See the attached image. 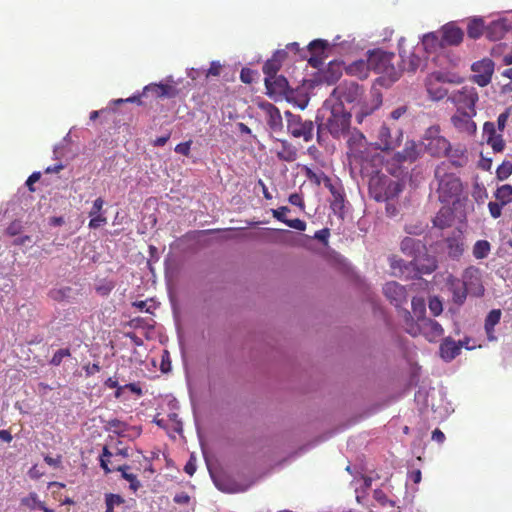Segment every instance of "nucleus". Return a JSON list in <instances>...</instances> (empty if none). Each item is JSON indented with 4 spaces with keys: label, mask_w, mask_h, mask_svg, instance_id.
<instances>
[{
    "label": "nucleus",
    "mask_w": 512,
    "mask_h": 512,
    "mask_svg": "<svg viewBox=\"0 0 512 512\" xmlns=\"http://www.w3.org/2000/svg\"><path fill=\"white\" fill-rule=\"evenodd\" d=\"M463 36V31L459 27L453 24L444 25L442 28L441 45H444V47L458 45L462 42Z\"/></svg>",
    "instance_id": "aec40b11"
},
{
    "label": "nucleus",
    "mask_w": 512,
    "mask_h": 512,
    "mask_svg": "<svg viewBox=\"0 0 512 512\" xmlns=\"http://www.w3.org/2000/svg\"><path fill=\"white\" fill-rule=\"evenodd\" d=\"M121 456L123 458L129 457L128 449L121 448L117 449L115 453L111 452L107 446H104L102 449V453L99 456L100 467L104 470L105 474H109L114 471L113 468L109 467V463H111V458H117Z\"/></svg>",
    "instance_id": "412c9836"
},
{
    "label": "nucleus",
    "mask_w": 512,
    "mask_h": 512,
    "mask_svg": "<svg viewBox=\"0 0 512 512\" xmlns=\"http://www.w3.org/2000/svg\"><path fill=\"white\" fill-rule=\"evenodd\" d=\"M426 151L433 157H444L450 151V142L441 135L438 125L430 126L423 136Z\"/></svg>",
    "instance_id": "0eeeda50"
},
{
    "label": "nucleus",
    "mask_w": 512,
    "mask_h": 512,
    "mask_svg": "<svg viewBox=\"0 0 512 512\" xmlns=\"http://www.w3.org/2000/svg\"><path fill=\"white\" fill-rule=\"evenodd\" d=\"M363 94L362 88L355 82H343L334 88L332 95L339 101L337 104L354 103Z\"/></svg>",
    "instance_id": "9b49d317"
},
{
    "label": "nucleus",
    "mask_w": 512,
    "mask_h": 512,
    "mask_svg": "<svg viewBox=\"0 0 512 512\" xmlns=\"http://www.w3.org/2000/svg\"><path fill=\"white\" fill-rule=\"evenodd\" d=\"M504 205H502L500 202L498 201H495V202H489L488 203V209H489V212H490V215L494 218V219H497L499 218L501 215H502V208H503Z\"/></svg>",
    "instance_id": "603ef678"
},
{
    "label": "nucleus",
    "mask_w": 512,
    "mask_h": 512,
    "mask_svg": "<svg viewBox=\"0 0 512 512\" xmlns=\"http://www.w3.org/2000/svg\"><path fill=\"white\" fill-rule=\"evenodd\" d=\"M347 139L348 154L355 159H363L368 152V141L362 132L357 129L349 131Z\"/></svg>",
    "instance_id": "f8f14e48"
},
{
    "label": "nucleus",
    "mask_w": 512,
    "mask_h": 512,
    "mask_svg": "<svg viewBox=\"0 0 512 512\" xmlns=\"http://www.w3.org/2000/svg\"><path fill=\"white\" fill-rule=\"evenodd\" d=\"M329 235H330L329 229L324 228V229L316 231L314 238L323 243H327Z\"/></svg>",
    "instance_id": "774afa93"
},
{
    "label": "nucleus",
    "mask_w": 512,
    "mask_h": 512,
    "mask_svg": "<svg viewBox=\"0 0 512 512\" xmlns=\"http://www.w3.org/2000/svg\"><path fill=\"white\" fill-rule=\"evenodd\" d=\"M412 308H413V312L419 316H424L423 314L425 313V304L423 302V300H420V299H413L412 300Z\"/></svg>",
    "instance_id": "bf43d9fd"
},
{
    "label": "nucleus",
    "mask_w": 512,
    "mask_h": 512,
    "mask_svg": "<svg viewBox=\"0 0 512 512\" xmlns=\"http://www.w3.org/2000/svg\"><path fill=\"white\" fill-rule=\"evenodd\" d=\"M285 49L288 51V53L292 52L295 55H299V58L302 60L307 58L306 50L300 49L299 44L297 42L287 44Z\"/></svg>",
    "instance_id": "3c124183"
},
{
    "label": "nucleus",
    "mask_w": 512,
    "mask_h": 512,
    "mask_svg": "<svg viewBox=\"0 0 512 512\" xmlns=\"http://www.w3.org/2000/svg\"><path fill=\"white\" fill-rule=\"evenodd\" d=\"M103 205H104V200L101 197L97 198L93 203L92 209L89 211V216L102 214L101 210L103 208Z\"/></svg>",
    "instance_id": "e2e57ef3"
},
{
    "label": "nucleus",
    "mask_w": 512,
    "mask_h": 512,
    "mask_svg": "<svg viewBox=\"0 0 512 512\" xmlns=\"http://www.w3.org/2000/svg\"><path fill=\"white\" fill-rule=\"evenodd\" d=\"M494 196L498 202H500L502 205H507L512 201V185L510 184H504L502 186H499Z\"/></svg>",
    "instance_id": "72a5a7b5"
},
{
    "label": "nucleus",
    "mask_w": 512,
    "mask_h": 512,
    "mask_svg": "<svg viewBox=\"0 0 512 512\" xmlns=\"http://www.w3.org/2000/svg\"><path fill=\"white\" fill-rule=\"evenodd\" d=\"M498 134L496 133V126L493 122L487 121L483 125V137L487 140L488 137H495Z\"/></svg>",
    "instance_id": "5fc2aeb1"
},
{
    "label": "nucleus",
    "mask_w": 512,
    "mask_h": 512,
    "mask_svg": "<svg viewBox=\"0 0 512 512\" xmlns=\"http://www.w3.org/2000/svg\"><path fill=\"white\" fill-rule=\"evenodd\" d=\"M71 356V352H70V349L69 348H62V349H59L58 351H56L54 353V355L52 356L51 360H50V364L52 366H59L63 359L65 357H70Z\"/></svg>",
    "instance_id": "de8ad7c7"
},
{
    "label": "nucleus",
    "mask_w": 512,
    "mask_h": 512,
    "mask_svg": "<svg viewBox=\"0 0 512 512\" xmlns=\"http://www.w3.org/2000/svg\"><path fill=\"white\" fill-rule=\"evenodd\" d=\"M280 61L275 59L273 56L271 59H268L263 65V73L265 77H271L277 75V72L281 68Z\"/></svg>",
    "instance_id": "ea45409f"
},
{
    "label": "nucleus",
    "mask_w": 512,
    "mask_h": 512,
    "mask_svg": "<svg viewBox=\"0 0 512 512\" xmlns=\"http://www.w3.org/2000/svg\"><path fill=\"white\" fill-rule=\"evenodd\" d=\"M327 188L333 196L331 207L334 211H341L344 208V194L342 191L337 189L332 183H329Z\"/></svg>",
    "instance_id": "f704fd0d"
},
{
    "label": "nucleus",
    "mask_w": 512,
    "mask_h": 512,
    "mask_svg": "<svg viewBox=\"0 0 512 512\" xmlns=\"http://www.w3.org/2000/svg\"><path fill=\"white\" fill-rule=\"evenodd\" d=\"M280 148L277 150V157L285 162H293L297 159V148L287 140H279Z\"/></svg>",
    "instance_id": "bb28decb"
},
{
    "label": "nucleus",
    "mask_w": 512,
    "mask_h": 512,
    "mask_svg": "<svg viewBox=\"0 0 512 512\" xmlns=\"http://www.w3.org/2000/svg\"><path fill=\"white\" fill-rule=\"evenodd\" d=\"M502 312L500 309L491 310L485 318L484 329L489 341H495V326L500 322Z\"/></svg>",
    "instance_id": "a878e982"
},
{
    "label": "nucleus",
    "mask_w": 512,
    "mask_h": 512,
    "mask_svg": "<svg viewBox=\"0 0 512 512\" xmlns=\"http://www.w3.org/2000/svg\"><path fill=\"white\" fill-rule=\"evenodd\" d=\"M151 92L156 98H175L179 94V90L171 84L150 83L143 89L142 95Z\"/></svg>",
    "instance_id": "a211bd4d"
},
{
    "label": "nucleus",
    "mask_w": 512,
    "mask_h": 512,
    "mask_svg": "<svg viewBox=\"0 0 512 512\" xmlns=\"http://www.w3.org/2000/svg\"><path fill=\"white\" fill-rule=\"evenodd\" d=\"M125 502L124 498L119 494L107 493L105 494V512H114V507L119 506Z\"/></svg>",
    "instance_id": "58836bf2"
},
{
    "label": "nucleus",
    "mask_w": 512,
    "mask_h": 512,
    "mask_svg": "<svg viewBox=\"0 0 512 512\" xmlns=\"http://www.w3.org/2000/svg\"><path fill=\"white\" fill-rule=\"evenodd\" d=\"M487 144L491 146L494 152L499 153L502 152L505 148V141L501 134H498L495 137H488Z\"/></svg>",
    "instance_id": "49530a36"
},
{
    "label": "nucleus",
    "mask_w": 512,
    "mask_h": 512,
    "mask_svg": "<svg viewBox=\"0 0 512 512\" xmlns=\"http://www.w3.org/2000/svg\"><path fill=\"white\" fill-rule=\"evenodd\" d=\"M404 329L412 337L422 335L429 342H435L444 334V329L434 319L419 316L415 321L408 310L403 311Z\"/></svg>",
    "instance_id": "f03ea898"
},
{
    "label": "nucleus",
    "mask_w": 512,
    "mask_h": 512,
    "mask_svg": "<svg viewBox=\"0 0 512 512\" xmlns=\"http://www.w3.org/2000/svg\"><path fill=\"white\" fill-rule=\"evenodd\" d=\"M448 284L449 289L452 293L453 303H455L458 306L464 304L467 298L468 291V288L465 286V284L461 283V281L456 278L449 279Z\"/></svg>",
    "instance_id": "b1692460"
},
{
    "label": "nucleus",
    "mask_w": 512,
    "mask_h": 512,
    "mask_svg": "<svg viewBox=\"0 0 512 512\" xmlns=\"http://www.w3.org/2000/svg\"><path fill=\"white\" fill-rule=\"evenodd\" d=\"M394 53L376 50L369 55L370 70L382 75V79L395 82L400 77V71L393 65Z\"/></svg>",
    "instance_id": "39448f33"
},
{
    "label": "nucleus",
    "mask_w": 512,
    "mask_h": 512,
    "mask_svg": "<svg viewBox=\"0 0 512 512\" xmlns=\"http://www.w3.org/2000/svg\"><path fill=\"white\" fill-rule=\"evenodd\" d=\"M446 156L451 158L452 164L456 166H462L463 162L466 160L465 150L462 148H456L454 150L450 148V151Z\"/></svg>",
    "instance_id": "c03bdc74"
},
{
    "label": "nucleus",
    "mask_w": 512,
    "mask_h": 512,
    "mask_svg": "<svg viewBox=\"0 0 512 512\" xmlns=\"http://www.w3.org/2000/svg\"><path fill=\"white\" fill-rule=\"evenodd\" d=\"M289 211V208L287 206H281L277 209H272V215L274 218H276L278 221H281L283 223H286V213Z\"/></svg>",
    "instance_id": "6e6d98bb"
},
{
    "label": "nucleus",
    "mask_w": 512,
    "mask_h": 512,
    "mask_svg": "<svg viewBox=\"0 0 512 512\" xmlns=\"http://www.w3.org/2000/svg\"><path fill=\"white\" fill-rule=\"evenodd\" d=\"M321 115L317 116V137L327 131L333 138L339 139L347 135L350 129L351 114L341 104H334L331 107L324 106Z\"/></svg>",
    "instance_id": "f257e3e1"
},
{
    "label": "nucleus",
    "mask_w": 512,
    "mask_h": 512,
    "mask_svg": "<svg viewBox=\"0 0 512 512\" xmlns=\"http://www.w3.org/2000/svg\"><path fill=\"white\" fill-rule=\"evenodd\" d=\"M403 185L387 175L376 173L369 180V194L377 202H388L397 198Z\"/></svg>",
    "instance_id": "20e7f679"
},
{
    "label": "nucleus",
    "mask_w": 512,
    "mask_h": 512,
    "mask_svg": "<svg viewBox=\"0 0 512 512\" xmlns=\"http://www.w3.org/2000/svg\"><path fill=\"white\" fill-rule=\"evenodd\" d=\"M374 498L383 506H385L386 504H389V506L393 509L394 512H396V507L394 505V503L390 500L387 499L386 495L383 493V491L381 490H376L374 492ZM399 512V511H397Z\"/></svg>",
    "instance_id": "864d4df0"
},
{
    "label": "nucleus",
    "mask_w": 512,
    "mask_h": 512,
    "mask_svg": "<svg viewBox=\"0 0 512 512\" xmlns=\"http://www.w3.org/2000/svg\"><path fill=\"white\" fill-rule=\"evenodd\" d=\"M422 43L426 50L431 51H436L438 47H444V45H441V39L435 33L424 35Z\"/></svg>",
    "instance_id": "4c0bfd02"
},
{
    "label": "nucleus",
    "mask_w": 512,
    "mask_h": 512,
    "mask_svg": "<svg viewBox=\"0 0 512 512\" xmlns=\"http://www.w3.org/2000/svg\"><path fill=\"white\" fill-rule=\"evenodd\" d=\"M114 471L121 472V477L129 482V488L136 492L140 487L141 483L138 480L137 476L132 473H128V470L130 469V466L124 464V465H118L117 467L113 468Z\"/></svg>",
    "instance_id": "c756f323"
},
{
    "label": "nucleus",
    "mask_w": 512,
    "mask_h": 512,
    "mask_svg": "<svg viewBox=\"0 0 512 512\" xmlns=\"http://www.w3.org/2000/svg\"><path fill=\"white\" fill-rule=\"evenodd\" d=\"M428 306L433 316H439L443 311L442 302L438 297H431Z\"/></svg>",
    "instance_id": "09e8293b"
},
{
    "label": "nucleus",
    "mask_w": 512,
    "mask_h": 512,
    "mask_svg": "<svg viewBox=\"0 0 512 512\" xmlns=\"http://www.w3.org/2000/svg\"><path fill=\"white\" fill-rule=\"evenodd\" d=\"M289 203L294 205V206H298L300 208H304V201H303V198L300 194L298 193H293L289 196Z\"/></svg>",
    "instance_id": "338daca9"
},
{
    "label": "nucleus",
    "mask_w": 512,
    "mask_h": 512,
    "mask_svg": "<svg viewBox=\"0 0 512 512\" xmlns=\"http://www.w3.org/2000/svg\"><path fill=\"white\" fill-rule=\"evenodd\" d=\"M345 70H346L347 74H349V75L356 76L360 79H364L368 76V72L370 70L369 58L367 59V61H364V60L354 61V62L350 63L348 66H346Z\"/></svg>",
    "instance_id": "cd10ccee"
},
{
    "label": "nucleus",
    "mask_w": 512,
    "mask_h": 512,
    "mask_svg": "<svg viewBox=\"0 0 512 512\" xmlns=\"http://www.w3.org/2000/svg\"><path fill=\"white\" fill-rule=\"evenodd\" d=\"M302 172L310 182L314 183L317 186H319L323 182L327 187L329 183H331V179L327 175H325L323 171L315 172L308 166H303Z\"/></svg>",
    "instance_id": "c85d7f7f"
},
{
    "label": "nucleus",
    "mask_w": 512,
    "mask_h": 512,
    "mask_svg": "<svg viewBox=\"0 0 512 512\" xmlns=\"http://www.w3.org/2000/svg\"><path fill=\"white\" fill-rule=\"evenodd\" d=\"M402 140L403 131L399 127L383 124L378 131L376 146L382 151L394 150L400 146Z\"/></svg>",
    "instance_id": "6e6552de"
},
{
    "label": "nucleus",
    "mask_w": 512,
    "mask_h": 512,
    "mask_svg": "<svg viewBox=\"0 0 512 512\" xmlns=\"http://www.w3.org/2000/svg\"><path fill=\"white\" fill-rule=\"evenodd\" d=\"M329 43L323 39H315L311 41L306 49L307 61L313 68H320L327 58V50Z\"/></svg>",
    "instance_id": "9d476101"
},
{
    "label": "nucleus",
    "mask_w": 512,
    "mask_h": 512,
    "mask_svg": "<svg viewBox=\"0 0 512 512\" xmlns=\"http://www.w3.org/2000/svg\"><path fill=\"white\" fill-rule=\"evenodd\" d=\"M473 115L470 111L457 110L452 116L451 122L459 132L473 135L477 129L476 123L472 120Z\"/></svg>",
    "instance_id": "2eb2a0df"
},
{
    "label": "nucleus",
    "mask_w": 512,
    "mask_h": 512,
    "mask_svg": "<svg viewBox=\"0 0 512 512\" xmlns=\"http://www.w3.org/2000/svg\"><path fill=\"white\" fill-rule=\"evenodd\" d=\"M253 71L249 68H243L240 73V79L243 83L250 84L253 82Z\"/></svg>",
    "instance_id": "0e129e2a"
},
{
    "label": "nucleus",
    "mask_w": 512,
    "mask_h": 512,
    "mask_svg": "<svg viewBox=\"0 0 512 512\" xmlns=\"http://www.w3.org/2000/svg\"><path fill=\"white\" fill-rule=\"evenodd\" d=\"M265 86L267 94L270 97L277 98L285 96L288 98L289 94L292 92L288 80L282 75L265 77Z\"/></svg>",
    "instance_id": "4468645a"
},
{
    "label": "nucleus",
    "mask_w": 512,
    "mask_h": 512,
    "mask_svg": "<svg viewBox=\"0 0 512 512\" xmlns=\"http://www.w3.org/2000/svg\"><path fill=\"white\" fill-rule=\"evenodd\" d=\"M191 144H192V141H191V140L186 141V142L179 143V144L175 147V152H176V153H179V154H181V155H184V156H189V154H190V149H191Z\"/></svg>",
    "instance_id": "13d9d810"
},
{
    "label": "nucleus",
    "mask_w": 512,
    "mask_h": 512,
    "mask_svg": "<svg viewBox=\"0 0 512 512\" xmlns=\"http://www.w3.org/2000/svg\"><path fill=\"white\" fill-rule=\"evenodd\" d=\"M419 156L420 149L416 142L408 140L406 141L404 148L394 155V160L398 163H413L419 158Z\"/></svg>",
    "instance_id": "6ab92c4d"
},
{
    "label": "nucleus",
    "mask_w": 512,
    "mask_h": 512,
    "mask_svg": "<svg viewBox=\"0 0 512 512\" xmlns=\"http://www.w3.org/2000/svg\"><path fill=\"white\" fill-rule=\"evenodd\" d=\"M448 255L453 259H458L464 251V243L456 237H451L446 240Z\"/></svg>",
    "instance_id": "2f4dec72"
},
{
    "label": "nucleus",
    "mask_w": 512,
    "mask_h": 512,
    "mask_svg": "<svg viewBox=\"0 0 512 512\" xmlns=\"http://www.w3.org/2000/svg\"><path fill=\"white\" fill-rule=\"evenodd\" d=\"M263 108L266 112L267 124L270 127V129L274 132L282 131L283 121L279 109L271 103L265 104Z\"/></svg>",
    "instance_id": "5701e85b"
},
{
    "label": "nucleus",
    "mask_w": 512,
    "mask_h": 512,
    "mask_svg": "<svg viewBox=\"0 0 512 512\" xmlns=\"http://www.w3.org/2000/svg\"><path fill=\"white\" fill-rule=\"evenodd\" d=\"M464 345H467L466 341L456 342L451 337L444 338L439 347L441 358L444 359L445 361L453 360L460 354L461 349Z\"/></svg>",
    "instance_id": "f3484780"
},
{
    "label": "nucleus",
    "mask_w": 512,
    "mask_h": 512,
    "mask_svg": "<svg viewBox=\"0 0 512 512\" xmlns=\"http://www.w3.org/2000/svg\"><path fill=\"white\" fill-rule=\"evenodd\" d=\"M509 27L506 20L499 19L490 22L489 25L485 26V36L492 41L502 39L508 32Z\"/></svg>",
    "instance_id": "4be33fe9"
},
{
    "label": "nucleus",
    "mask_w": 512,
    "mask_h": 512,
    "mask_svg": "<svg viewBox=\"0 0 512 512\" xmlns=\"http://www.w3.org/2000/svg\"><path fill=\"white\" fill-rule=\"evenodd\" d=\"M89 217L91 218L89 221V228L91 229H97L107 223V218L103 214H97Z\"/></svg>",
    "instance_id": "8fccbe9b"
},
{
    "label": "nucleus",
    "mask_w": 512,
    "mask_h": 512,
    "mask_svg": "<svg viewBox=\"0 0 512 512\" xmlns=\"http://www.w3.org/2000/svg\"><path fill=\"white\" fill-rule=\"evenodd\" d=\"M422 248H424V245L421 241L411 237H405L401 242L402 251L409 255H414L416 252H420Z\"/></svg>",
    "instance_id": "473e14b6"
},
{
    "label": "nucleus",
    "mask_w": 512,
    "mask_h": 512,
    "mask_svg": "<svg viewBox=\"0 0 512 512\" xmlns=\"http://www.w3.org/2000/svg\"><path fill=\"white\" fill-rule=\"evenodd\" d=\"M40 177H41L40 172H34L28 177V179L26 180V186L28 187L29 191H31V192L35 191L33 185L40 179Z\"/></svg>",
    "instance_id": "69168bd1"
},
{
    "label": "nucleus",
    "mask_w": 512,
    "mask_h": 512,
    "mask_svg": "<svg viewBox=\"0 0 512 512\" xmlns=\"http://www.w3.org/2000/svg\"><path fill=\"white\" fill-rule=\"evenodd\" d=\"M21 504L32 510L44 508V502L39 500L35 492H31L27 497H24Z\"/></svg>",
    "instance_id": "a19ab883"
},
{
    "label": "nucleus",
    "mask_w": 512,
    "mask_h": 512,
    "mask_svg": "<svg viewBox=\"0 0 512 512\" xmlns=\"http://www.w3.org/2000/svg\"><path fill=\"white\" fill-rule=\"evenodd\" d=\"M400 57L402 58L404 70L414 72L419 68L421 64V58L415 53H410L407 59H405V56L402 54V52H400Z\"/></svg>",
    "instance_id": "e433bc0d"
},
{
    "label": "nucleus",
    "mask_w": 512,
    "mask_h": 512,
    "mask_svg": "<svg viewBox=\"0 0 512 512\" xmlns=\"http://www.w3.org/2000/svg\"><path fill=\"white\" fill-rule=\"evenodd\" d=\"M509 116H510L509 109H506L504 112L499 114V116L497 118V126L501 132L505 129Z\"/></svg>",
    "instance_id": "052dcab7"
},
{
    "label": "nucleus",
    "mask_w": 512,
    "mask_h": 512,
    "mask_svg": "<svg viewBox=\"0 0 512 512\" xmlns=\"http://www.w3.org/2000/svg\"><path fill=\"white\" fill-rule=\"evenodd\" d=\"M474 75L472 80L481 87L487 86L492 79L494 73V62L491 59L484 58L472 64L471 67Z\"/></svg>",
    "instance_id": "ddd939ff"
},
{
    "label": "nucleus",
    "mask_w": 512,
    "mask_h": 512,
    "mask_svg": "<svg viewBox=\"0 0 512 512\" xmlns=\"http://www.w3.org/2000/svg\"><path fill=\"white\" fill-rule=\"evenodd\" d=\"M512 174V161H503L496 170V176L499 180L503 181Z\"/></svg>",
    "instance_id": "37998d69"
},
{
    "label": "nucleus",
    "mask_w": 512,
    "mask_h": 512,
    "mask_svg": "<svg viewBox=\"0 0 512 512\" xmlns=\"http://www.w3.org/2000/svg\"><path fill=\"white\" fill-rule=\"evenodd\" d=\"M452 101L457 105V110L467 109L472 114H476L475 104L478 101V93L474 87L464 86L454 91L451 95Z\"/></svg>",
    "instance_id": "1a4fd4ad"
},
{
    "label": "nucleus",
    "mask_w": 512,
    "mask_h": 512,
    "mask_svg": "<svg viewBox=\"0 0 512 512\" xmlns=\"http://www.w3.org/2000/svg\"><path fill=\"white\" fill-rule=\"evenodd\" d=\"M380 104H381V101L378 100L376 105L374 107H372V108H368L366 106H362L360 108V110L355 113V120H356V122L358 124H362L364 119L367 116H370L373 113V111L379 107Z\"/></svg>",
    "instance_id": "a18cd8bd"
},
{
    "label": "nucleus",
    "mask_w": 512,
    "mask_h": 512,
    "mask_svg": "<svg viewBox=\"0 0 512 512\" xmlns=\"http://www.w3.org/2000/svg\"><path fill=\"white\" fill-rule=\"evenodd\" d=\"M435 178L438 180L437 194L439 201L444 204L457 202L463 191L460 178L454 173H447L444 165L436 167Z\"/></svg>",
    "instance_id": "7ed1b4c3"
},
{
    "label": "nucleus",
    "mask_w": 512,
    "mask_h": 512,
    "mask_svg": "<svg viewBox=\"0 0 512 512\" xmlns=\"http://www.w3.org/2000/svg\"><path fill=\"white\" fill-rule=\"evenodd\" d=\"M287 132L293 138L302 139L304 142L312 141L315 125L312 120L303 119L300 115L290 111L285 112Z\"/></svg>",
    "instance_id": "423d86ee"
},
{
    "label": "nucleus",
    "mask_w": 512,
    "mask_h": 512,
    "mask_svg": "<svg viewBox=\"0 0 512 512\" xmlns=\"http://www.w3.org/2000/svg\"><path fill=\"white\" fill-rule=\"evenodd\" d=\"M106 429L112 431L115 434L122 435L127 430V424L119 419H110L107 421Z\"/></svg>",
    "instance_id": "79ce46f5"
},
{
    "label": "nucleus",
    "mask_w": 512,
    "mask_h": 512,
    "mask_svg": "<svg viewBox=\"0 0 512 512\" xmlns=\"http://www.w3.org/2000/svg\"><path fill=\"white\" fill-rule=\"evenodd\" d=\"M113 103L115 105H119V104H122V103H136L137 105H142L143 102L141 100V95H133L131 97H128L126 99H116L113 101Z\"/></svg>",
    "instance_id": "680f3d73"
},
{
    "label": "nucleus",
    "mask_w": 512,
    "mask_h": 512,
    "mask_svg": "<svg viewBox=\"0 0 512 512\" xmlns=\"http://www.w3.org/2000/svg\"><path fill=\"white\" fill-rule=\"evenodd\" d=\"M383 292L395 307H400L403 303L407 302L406 289L395 281L386 283L383 287Z\"/></svg>",
    "instance_id": "dca6fc26"
},
{
    "label": "nucleus",
    "mask_w": 512,
    "mask_h": 512,
    "mask_svg": "<svg viewBox=\"0 0 512 512\" xmlns=\"http://www.w3.org/2000/svg\"><path fill=\"white\" fill-rule=\"evenodd\" d=\"M285 224L287 226H289L290 228H293V229H296L299 231H304L306 229V222L299 218L287 219Z\"/></svg>",
    "instance_id": "4d7b16f0"
},
{
    "label": "nucleus",
    "mask_w": 512,
    "mask_h": 512,
    "mask_svg": "<svg viewBox=\"0 0 512 512\" xmlns=\"http://www.w3.org/2000/svg\"><path fill=\"white\" fill-rule=\"evenodd\" d=\"M467 34L472 39L479 38L482 34H485L484 20L481 18H473L467 25Z\"/></svg>",
    "instance_id": "7c9ffc66"
},
{
    "label": "nucleus",
    "mask_w": 512,
    "mask_h": 512,
    "mask_svg": "<svg viewBox=\"0 0 512 512\" xmlns=\"http://www.w3.org/2000/svg\"><path fill=\"white\" fill-rule=\"evenodd\" d=\"M490 250L491 245L487 240H478L473 246L472 253L476 259H484L489 255Z\"/></svg>",
    "instance_id": "c9c22d12"
},
{
    "label": "nucleus",
    "mask_w": 512,
    "mask_h": 512,
    "mask_svg": "<svg viewBox=\"0 0 512 512\" xmlns=\"http://www.w3.org/2000/svg\"><path fill=\"white\" fill-rule=\"evenodd\" d=\"M462 278L461 283L465 284L467 288L468 286H478L479 294H483L484 288L481 285V271L479 268L475 266L467 267L463 272Z\"/></svg>",
    "instance_id": "393cba45"
}]
</instances>
